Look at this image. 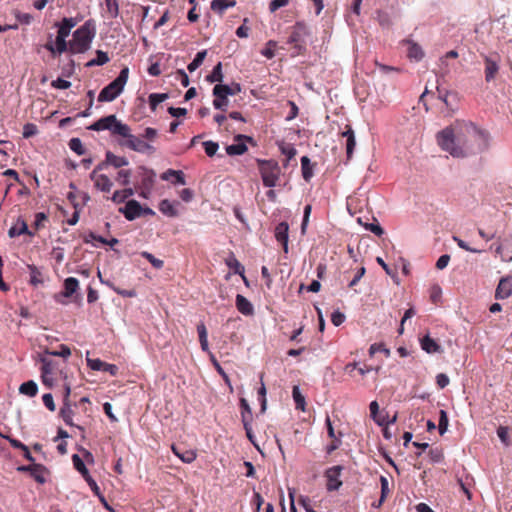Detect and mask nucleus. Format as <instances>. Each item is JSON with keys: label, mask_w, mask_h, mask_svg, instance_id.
Here are the masks:
<instances>
[{"label": "nucleus", "mask_w": 512, "mask_h": 512, "mask_svg": "<svg viewBox=\"0 0 512 512\" xmlns=\"http://www.w3.org/2000/svg\"><path fill=\"white\" fill-rule=\"evenodd\" d=\"M95 35V22L93 20H87L73 32L72 38L67 41L66 51L71 55L85 54L90 50Z\"/></svg>", "instance_id": "f03ea898"}, {"label": "nucleus", "mask_w": 512, "mask_h": 512, "mask_svg": "<svg viewBox=\"0 0 512 512\" xmlns=\"http://www.w3.org/2000/svg\"><path fill=\"white\" fill-rule=\"evenodd\" d=\"M222 66H214L212 73L207 77L210 82L222 81L223 74L221 71Z\"/></svg>", "instance_id": "e2e57ef3"}, {"label": "nucleus", "mask_w": 512, "mask_h": 512, "mask_svg": "<svg viewBox=\"0 0 512 512\" xmlns=\"http://www.w3.org/2000/svg\"><path fill=\"white\" fill-rule=\"evenodd\" d=\"M404 44L407 45V55L410 60L419 62L424 57L422 47L412 40H405Z\"/></svg>", "instance_id": "dca6fc26"}, {"label": "nucleus", "mask_w": 512, "mask_h": 512, "mask_svg": "<svg viewBox=\"0 0 512 512\" xmlns=\"http://www.w3.org/2000/svg\"><path fill=\"white\" fill-rule=\"evenodd\" d=\"M496 252L501 255L502 260L512 261V238L506 239L503 244L499 245Z\"/></svg>", "instance_id": "5701e85b"}, {"label": "nucleus", "mask_w": 512, "mask_h": 512, "mask_svg": "<svg viewBox=\"0 0 512 512\" xmlns=\"http://www.w3.org/2000/svg\"><path fill=\"white\" fill-rule=\"evenodd\" d=\"M235 304H236V308L237 310L242 313L243 315L245 316H251L254 314V308H253V305L251 304V302L246 298L244 297L243 295L241 294H237L236 296V301H235Z\"/></svg>", "instance_id": "6ab92c4d"}, {"label": "nucleus", "mask_w": 512, "mask_h": 512, "mask_svg": "<svg viewBox=\"0 0 512 512\" xmlns=\"http://www.w3.org/2000/svg\"><path fill=\"white\" fill-rule=\"evenodd\" d=\"M277 44L274 41H269L266 48L262 51V54L267 58H272L275 55Z\"/></svg>", "instance_id": "774afa93"}, {"label": "nucleus", "mask_w": 512, "mask_h": 512, "mask_svg": "<svg viewBox=\"0 0 512 512\" xmlns=\"http://www.w3.org/2000/svg\"><path fill=\"white\" fill-rule=\"evenodd\" d=\"M89 129L93 131L110 130L112 134L119 136L128 135V125L118 121L115 115L100 118L89 126Z\"/></svg>", "instance_id": "0eeeda50"}, {"label": "nucleus", "mask_w": 512, "mask_h": 512, "mask_svg": "<svg viewBox=\"0 0 512 512\" xmlns=\"http://www.w3.org/2000/svg\"><path fill=\"white\" fill-rule=\"evenodd\" d=\"M46 468L42 464H33L30 475L40 484H43L46 479L44 477V473Z\"/></svg>", "instance_id": "473e14b6"}, {"label": "nucleus", "mask_w": 512, "mask_h": 512, "mask_svg": "<svg viewBox=\"0 0 512 512\" xmlns=\"http://www.w3.org/2000/svg\"><path fill=\"white\" fill-rule=\"evenodd\" d=\"M258 169L261 175L263 185L273 188L277 185L281 176V168L275 160H257Z\"/></svg>", "instance_id": "39448f33"}, {"label": "nucleus", "mask_w": 512, "mask_h": 512, "mask_svg": "<svg viewBox=\"0 0 512 512\" xmlns=\"http://www.w3.org/2000/svg\"><path fill=\"white\" fill-rule=\"evenodd\" d=\"M69 148L79 156L85 154V149L83 147L82 141L79 138L70 139Z\"/></svg>", "instance_id": "de8ad7c7"}, {"label": "nucleus", "mask_w": 512, "mask_h": 512, "mask_svg": "<svg viewBox=\"0 0 512 512\" xmlns=\"http://www.w3.org/2000/svg\"><path fill=\"white\" fill-rule=\"evenodd\" d=\"M159 210L166 216H177V210L175 209L174 205L167 199H164L160 202Z\"/></svg>", "instance_id": "e433bc0d"}, {"label": "nucleus", "mask_w": 512, "mask_h": 512, "mask_svg": "<svg viewBox=\"0 0 512 512\" xmlns=\"http://www.w3.org/2000/svg\"><path fill=\"white\" fill-rule=\"evenodd\" d=\"M38 133V127L34 123H26L23 126V137L28 139Z\"/></svg>", "instance_id": "5fc2aeb1"}, {"label": "nucleus", "mask_w": 512, "mask_h": 512, "mask_svg": "<svg viewBox=\"0 0 512 512\" xmlns=\"http://www.w3.org/2000/svg\"><path fill=\"white\" fill-rule=\"evenodd\" d=\"M40 361L42 363L41 378L46 379V375L52 374V370H53L52 362L45 357H41Z\"/></svg>", "instance_id": "8fccbe9b"}, {"label": "nucleus", "mask_w": 512, "mask_h": 512, "mask_svg": "<svg viewBox=\"0 0 512 512\" xmlns=\"http://www.w3.org/2000/svg\"><path fill=\"white\" fill-rule=\"evenodd\" d=\"M197 332H198V336H199V342H200L201 349L204 352H208L210 354L211 352L209 350L207 329L203 322H200L197 325Z\"/></svg>", "instance_id": "393cba45"}, {"label": "nucleus", "mask_w": 512, "mask_h": 512, "mask_svg": "<svg viewBox=\"0 0 512 512\" xmlns=\"http://www.w3.org/2000/svg\"><path fill=\"white\" fill-rule=\"evenodd\" d=\"M173 176H178V184L184 185L186 183L184 173L181 170L168 169L161 174V179L165 181H172Z\"/></svg>", "instance_id": "72a5a7b5"}, {"label": "nucleus", "mask_w": 512, "mask_h": 512, "mask_svg": "<svg viewBox=\"0 0 512 512\" xmlns=\"http://www.w3.org/2000/svg\"><path fill=\"white\" fill-rule=\"evenodd\" d=\"M59 348H60L59 351H48V350H46V353L50 354L52 356H60V357H63V358H68L71 355V350H70V348L67 345L61 344L59 346Z\"/></svg>", "instance_id": "6e6d98bb"}, {"label": "nucleus", "mask_w": 512, "mask_h": 512, "mask_svg": "<svg viewBox=\"0 0 512 512\" xmlns=\"http://www.w3.org/2000/svg\"><path fill=\"white\" fill-rule=\"evenodd\" d=\"M439 146L453 157H467L484 150L488 145V133L473 123L459 122L440 131Z\"/></svg>", "instance_id": "f257e3e1"}, {"label": "nucleus", "mask_w": 512, "mask_h": 512, "mask_svg": "<svg viewBox=\"0 0 512 512\" xmlns=\"http://www.w3.org/2000/svg\"><path fill=\"white\" fill-rule=\"evenodd\" d=\"M235 91L229 87L228 85L216 84L213 88V95L215 99L213 100V106L216 109L225 110V107L228 104V95H234Z\"/></svg>", "instance_id": "6e6552de"}, {"label": "nucleus", "mask_w": 512, "mask_h": 512, "mask_svg": "<svg viewBox=\"0 0 512 512\" xmlns=\"http://www.w3.org/2000/svg\"><path fill=\"white\" fill-rule=\"evenodd\" d=\"M141 210H142V206L136 200L127 201L126 205L123 208L119 209V211L129 221L135 220L136 218L140 217Z\"/></svg>", "instance_id": "f8f14e48"}, {"label": "nucleus", "mask_w": 512, "mask_h": 512, "mask_svg": "<svg viewBox=\"0 0 512 512\" xmlns=\"http://www.w3.org/2000/svg\"><path fill=\"white\" fill-rule=\"evenodd\" d=\"M134 194V190L132 188H125L123 190L115 191L111 197L112 201L115 203H122L127 198Z\"/></svg>", "instance_id": "f704fd0d"}, {"label": "nucleus", "mask_w": 512, "mask_h": 512, "mask_svg": "<svg viewBox=\"0 0 512 512\" xmlns=\"http://www.w3.org/2000/svg\"><path fill=\"white\" fill-rule=\"evenodd\" d=\"M128 76H129V69L127 66H125L121 70L118 77L100 91V93L98 95V101L99 102H111L114 99H116L123 91L124 86L128 80Z\"/></svg>", "instance_id": "20e7f679"}, {"label": "nucleus", "mask_w": 512, "mask_h": 512, "mask_svg": "<svg viewBox=\"0 0 512 512\" xmlns=\"http://www.w3.org/2000/svg\"><path fill=\"white\" fill-rule=\"evenodd\" d=\"M449 419L447 412L445 410H440L439 412V421H438V430L441 435H443L448 428Z\"/></svg>", "instance_id": "a18cd8bd"}, {"label": "nucleus", "mask_w": 512, "mask_h": 512, "mask_svg": "<svg viewBox=\"0 0 512 512\" xmlns=\"http://www.w3.org/2000/svg\"><path fill=\"white\" fill-rule=\"evenodd\" d=\"M288 231L289 225L287 222H280L275 228V238L282 244L285 253L288 252Z\"/></svg>", "instance_id": "2eb2a0df"}, {"label": "nucleus", "mask_w": 512, "mask_h": 512, "mask_svg": "<svg viewBox=\"0 0 512 512\" xmlns=\"http://www.w3.org/2000/svg\"><path fill=\"white\" fill-rule=\"evenodd\" d=\"M453 240L457 243V245L465 250V251H468V252H471V253H482L483 250L482 249H477V248H473L471 246H469L464 240H462L461 238L457 237V236H453Z\"/></svg>", "instance_id": "864d4df0"}, {"label": "nucleus", "mask_w": 512, "mask_h": 512, "mask_svg": "<svg viewBox=\"0 0 512 512\" xmlns=\"http://www.w3.org/2000/svg\"><path fill=\"white\" fill-rule=\"evenodd\" d=\"M98 276L100 278V281L107 285L109 288H111L113 291H115L118 295H121L123 297H128V298H132V297H135L137 294H136V291L134 289H131V290H125V289H121L117 286L114 285L113 282L111 281H104L102 278H101V273L98 272Z\"/></svg>", "instance_id": "c85d7f7f"}, {"label": "nucleus", "mask_w": 512, "mask_h": 512, "mask_svg": "<svg viewBox=\"0 0 512 512\" xmlns=\"http://www.w3.org/2000/svg\"><path fill=\"white\" fill-rule=\"evenodd\" d=\"M78 288H79V281L75 277H68L64 280L63 292L55 295L54 299L57 302L64 304L65 302H63L61 300V298L62 297H66V298L72 297L77 292Z\"/></svg>", "instance_id": "9b49d317"}, {"label": "nucleus", "mask_w": 512, "mask_h": 512, "mask_svg": "<svg viewBox=\"0 0 512 512\" xmlns=\"http://www.w3.org/2000/svg\"><path fill=\"white\" fill-rule=\"evenodd\" d=\"M141 256L145 258L147 261H149L150 264L156 269H161L164 266L163 260L156 258L153 254L147 251L141 252Z\"/></svg>", "instance_id": "c03bdc74"}, {"label": "nucleus", "mask_w": 512, "mask_h": 512, "mask_svg": "<svg viewBox=\"0 0 512 512\" xmlns=\"http://www.w3.org/2000/svg\"><path fill=\"white\" fill-rule=\"evenodd\" d=\"M497 435L501 442L508 447L511 444L509 437V428L506 426H499L497 429Z\"/></svg>", "instance_id": "09e8293b"}, {"label": "nucleus", "mask_w": 512, "mask_h": 512, "mask_svg": "<svg viewBox=\"0 0 512 512\" xmlns=\"http://www.w3.org/2000/svg\"><path fill=\"white\" fill-rule=\"evenodd\" d=\"M377 20L380 26L382 27L388 28L392 25L391 17L387 12L378 11Z\"/></svg>", "instance_id": "3c124183"}, {"label": "nucleus", "mask_w": 512, "mask_h": 512, "mask_svg": "<svg viewBox=\"0 0 512 512\" xmlns=\"http://www.w3.org/2000/svg\"><path fill=\"white\" fill-rule=\"evenodd\" d=\"M28 269L30 271V284L33 286H38L43 283V277L41 271L35 265H28Z\"/></svg>", "instance_id": "c9c22d12"}, {"label": "nucleus", "mask_w": 512, "mask_h": 512, "mask_svg": "<svg viewBox=\"0 0 512 512\" xmlns=\"http://www.w3.org/2000/svg\"><path fill=\"white\" fill-rule=\"evenodd\" d=\"M127 140L123 145L128 147L129 149L139 152V153H145V152H154L155 148L148 142H145L140 137H137L133 134H131V129L128 126V135L123 136Z\"/></svg>", "instance_id": "1a4fd4ad"}, {"label": "nucleus", "mask_w": 512, "mask_h": 512, "mask_svg": "<svg viewBox=\"0 0 512 512\" xmlns=\"http://www.w3.org/2000/svg\"><path fill=\"white\" fill-rule=\"evenodd\" d=\"M366 229L377 236H382L384 234L383 228L376 220L373 223L367 224Z\"/></svg>", "instance_id": "338daca9"}, {"label": "nucleus", "mask_w": 512, "mask_h": 512, "mask_svg": "<svg viewBox=\"0 0 512 512\" xmlns=\"http://www.w3.org/2000/svg\"><path fill=\"white\" fill-rule=\"evenodd\" d=\"M247 146L244 143L231 144L226 147V153L230 156L242 155L247 151Z\"/></svg>", "instance_id": "a19ab883"}, {"label": "nucleus", "mask_w": 512, "mask_h": 512, "mask_svg": "<svg viewBox=\"0 0 512 512\" xmlns=\"http://www.w3.org/2000/svg\"><path fill=\"white\" fill-rule=\"evenodd\" d=\"M343 467L340 465H336L328 468L325 471L326 478V488L328 491H337L342 486V481L340 479Z\"/></svg>", "instance_id": "9d476101"}, {"label": "nucleus", "mask_w": 512, "mask_h": 512, "mask_svg": "<svg viewBox=\"0 0 512 512\" xmlns=\"http://www.w3.org/2000/svg\"><path fill=\"white\" fill-rule=\"evenodd\" d=\"M308 30L304 23L297 22L291 29L290 35L287 38L286 44L290 47L291 55L301 54L306 45V38Z\"/></svg>", "instance_id": "423d86ee"}, {"label": "nucleus", "mask_w": 512, "mask_h": 512, "mask_svg": "<svg viewBox=\"0 0 512 512\" xmlns=\"http://www.w3.org/2000/svg\"><path fill=\"white\" fill-rule=\"evenodd\" d=\"M158 137V131L152 127H147L142 134V138L149 142H153Z\"/></svg>", "instance_id": "0e129e2a"}, {"label": "nucleus", "mask_w": 512, "mask_h": 512, "mask_svg": "<svg viewBox=\"0 0 512 512\" xmlns=\"http://www.w3.org/2000/svg\"><path fill=\"white\" fill-rule=\"evenodd\" d=\"M235 5V0H213L211 2V9L218 14H223L226 9Z\"/></svg>", "instance_id": "a878e982"}, {"label": "nucleus", "mask_w": 512, "mask_h": 512, "mask_svg": "<svg viewBox=\"0 0 512 512\" xmlns=\"http://www.w3.org/2000/svg\"><path fill=\"white\" fill-rule=\"evenodd\" d=\"M512 294V283L508 279H501L495 292L497 299H506Z\"/></svg>", "instance_id": "412c9836"}, {"label": "nucleus", "mask_w": 512, "mask_h": 512, "mask_svg": "<svg viewBox=\"0 0 512 512\" xmlns=\"http://www.w3.org/2000/svg\"><path fill=\"white\" fill-rule=\"evenodd\" d=\"M210 360L212 361L215 369L217 370V372L222 376V378L224 379V381L230 385V379H229V376L225 373V371L223 370V368L221 367V365L219 364V362L216 360L215 356L210 353Z\"/></svg>", "instance_id": "13d9d810"}, {"label": "nucleus", "mask_w": 512, "mask_h": 512, "mask_svg": "<svg viewBox=\"0 0 512 512\" xmlns=\"http://www.w3.org/2000/svg\"><path fill=\"white\" fill-rule=\"evenodd\" d=\"M301 167H302L303 178L306 181H309L310 178L312 177L313 173H312V167L310 164V159L307 156H303L301 158Z\"/></svg>", "instance_id": "37998d69"}, {"label": "nucleus", "mask_w": 512, "mask_h": 512, "mask_svg": "<svg viewBox=\"0 0 512 512\" xmlns=\"http://www.w3.org/2000/svg\"><path fill=\"white\" fill-rule=\"evenodd\" d=\"M380 484H381V497H380V504H383L386 497L389 494V482L388 479L385 476L380 477Z\"/></svg>", "instance_id": "4d7b16f0"}, {"label": "nucleus", "mask_w": 512, "mask_h": 512, "mask_svg": "<svg viewBox=\"0 0 512 512\" xmlns=\"http://www.w3.org/2000/svg\"><path fill=\"white\" fill-rule=\"evenodd\" d=\"M78 21L73 17H65L61 22L57 23V36L55 39L50 38L46 43V47L52 53H63L67 50V37L71 30L77 25Z\"/></svg>", "instance_id": "7ed1b4c3"}, {"label": "nucleus", "mask_w": 512, "mask_h": 512, "mask_svg": "<svg viewBox=\"0 0 512 512\" xmlns=\"http://www.w3.org/2000/svg\"><path fill=\"white\" fill-rule=\"evenodd\" d=\"M19 392L29 397H34L38 392V386L33 380H30L20 385Z\"/></svg>", "instance_id": "c756f323"}, {"label": "nucleus", "mask_w": 512, "mask_h": 512, "mask_svg": "<svg viewBox=\"0 0 512 512\" xmlns=\"http://www.w3.org/2000/svg\"><path fill=\"white\" fill-rule=\"evenodd\" d=\"M91 490L94 492L95 495L99 496L101 501L106 504L105 499L103 496H101L100 488L97 485L96 481L90 476L84 478Z\"/></svg>", "instance_id": "bf43d9fd"}, {"label": "nucleus", "mask_w": 512, "mask_h": 512, "mask_svg": "<svg viewBox=\"0 0 512 512\" xmlns=\"http://www.w3.org/2000/svg\"><path fill=\"white\" fill-rule=\"evenodd\" d=\"M59 415L66 425L75 426L81 432H84V428L82 426L75 425L73 422L74 410L72 409L71 402L63 403L62 407L60 408Z\"/></svg>", "instance_id": "f3484780"}, {"label": "nucleus", "mask_w": 512, "mask_h": 512, "mask_svg": "<svg viewBox=\"0 0 512 512\" xmlns=\"http://www.w3.org/2000/svg\"><path fill=\"white\" fill-rule=\"evenodd\" d=\"M154 179H155V172L153 170L144 169L141 186H142V188L147 190L148 193H150V191L154 185Z\"/></svg>", "instance_id": "7c9ffc66"}, {"label": "nucleus", "mask_w": 512, "mask_h": 512, "mask_svg": "<svg viewBox=\"0 0 512 512\" xmlns=\"http://www.w3.org/2000/svg\"><path fill=\"white\" fill-rule=\"evenodd\" d=\"M226 264L231 270H233L235 274L241 275L243 280L246 282V277L244 276V266L234 256L229 257L226 260Z\"/></svg>", "instance_id": "2f4dec72"}, {"label": "nucleus", "mask_w": 512, "mask_h": 512, "mask_svg": "<svg viewBox=\"0 0 512 512\" xmlns=\"http://www.w3.org/2000/svg\"><path fill=\"white\" fill-rule=\"evenodd\" d=\"M421 348L429 354L441 351L440 345L428 335L422 338Z\"/></svg>", "instance_id": "b1692460"}, {"label": "nucleus", "mask_w": 512, "mask_h": 512, "mask_svg": "<svg viewBox=\"0 0 512 512\" xmlns=\"http://www.w3.org/2000/svg\"><path fill=\"white\" fill-rule=\"evenodd\" d=\"M437 91L439 93V98L445 103L447 108H449L451 111H454L457 109V94L446 91L445 93H441L440 91V83L439 80H437Z\"/></svg>", "instance_id": "aec40b11"}, {"label": "nucleus", "mask_w": 512, "mask_h": 512, "mask_svg": "<svg viewBox=\"0 0 512 512\" xmlns=\"http://www.w3.org/2000/svg\"><path fill=\"white\" fill-rule=\"evenodd\" d=\"M106 163L112 165L115 168H121L127 166L129 161L126 157H121L113 154L112 152L106 153Z\"/></svg>", "instance_id": "cd10ccee"}, {"label": "nucleus", "mask_w": 512, "mask_h": 512, "mask_svg": "<svg viewBox=\"0 0 512 512\" xmlns=\"http://www.w3.org/2000/svg\"><path fill=\"white\" fill-rule=\"evenodd\" d=\"M325 423H326V427H327L328 436L332 440V442L326 448V452L328 454H330V453H332L333 451H335L336 449H338L340 447V445H341V439L340 438L342 436V433L339 432L338 436L336 435L334 427H333L332 422H331V419H330V417L328 415L326 417Z\"/></svg>", "instance_id": "ddd939ff"}, {"label": "nucleus", "mask_w": 512, "mask_h": 512, "mask_svg": "<svg viewBox=\"0 0 512 512\" xmlns=\"http://www.w3.org/2000/svg\"><path fill=\"white\" fill-rule=\"evenodd\" d=\"M168 98L166 93H152L149 95V106L152 111H155L157 106Z\"/></svg>", "instance_id": "58836bf2"}, {"label": "nucleus", "mask_w": 512, "mask_h": 512, "mask_svg": "<svg viewBox=\"0 0 512 512\" xmlns=\"http://www.w3.org/2000/svg\"><path fill=\"white\" fill-rule=\"evenodd\" d=\"M131 170H120L117 173L116 180L123 186H127L130 183Z\"/></svg>", "instance_id": "603ef678"}, {"label": "nucleus", "mask_w": 512, "mask_h": 512, "mask_svg": "<svg viewBox=\"0 0 512 512\" xmlns=\"http://www.w3.org/2000/svg\"><path fill=\"white\" fill-rule=\"evenodd\" d=\"M292 396L296 405V408L305 411V398L301 394L298 386H294L292 389Z\"/></svg>", "instance_id": "ea45409f"}, {"label": "nucleus", "mask_w": 512, "mask_h": 512, "mask_svg": "<svg viewBox=\"0 0 512 512\" xmlns=\"http://www.w3.org/2000/svg\"><path fill=\"white\" fill-rule=\"evenodd\" d=\"M172 451L184 463H192L197 457L194 450L181 449L176 445H172Z\"/></svg>", "instance_id": "4be33fe9"}, {"label": "nucleus", "mask_w": 512, "mask_h": 512, "mask_svg": "<svg viewBox=\"0 0 512 512\" xmlns=\"http://www.w3.org/2000/svg\"><path fill=\"white\" fill-rule=\"evenodd\" d=\"M90 179L94 182V186L102 192H110L113 186L112 181L105 174L96 173L92 171L90 173Z\"/></svg>", "instance_id": "4468645a"}, {"label": "nucleus", "mask_w": 512, "mask_h": 512, "mask_svg": "<svg viewBox=\"0 0 512 512\" xmlns=\"http://www.w3.org/2000/svg\"><path fill=\"white\" fill-rule=\"evenodd\" d=\"M15 17L18 22L24 25H29L33 21V16L29 13L16 12Z\"/></svg>", "instance_id": "69168bd1"}, {"label": "nucleus", "mask_w": 512, "mask_h": 512, "mask_svg": "<svg viewBox=\"0 0 512 512\" xmlns=\"http://www.w3.org/2000/svg\"><path fill=\"white\" fill-rule=\"evenodd\" d=\"M109 60L106 52L97 50L96 57L89 59L85 64H106Z\"/></svg>", "instance_id": "49530a36"}, {"label": "nucleus", "mask_w": 512, "mask_h": 512, "mask_svg": "<svg viewBox=\"0 0 512 512\" xmlns=\"http://www.w3.org/2000/svg\"><path fill=\"white\" fill-rule=\"evenodd\" d=\"M72 462L75 469L82 475L83 478L90 476L88 469L78 454H74L72 456Z\"/></svg>", "instance_id": "4c0bfd02"}, {"label": "nucleus", "mask_w": 512, "mask_h": 512, "mask_svg": "<svg viewBox=\"0 0 512 512\" xmlns=\"http://www.w3.org/2000/svg\"><path fill=\"white\" fill-rule=\"evenodd\" d=\"M341 136L346 138V155L347 159H351L356 145L355 134L351 126L347 125L346 130L341 133Z\"/></svg>", "instance_id": "a211bd4d"}, {"label": "nucleus", "mask_w": 512, "mask_h": 512, "mask_svg": "<svg viewBox=\"0 0 512 512\" xmlns=\"http://www.w3.org/2000/svg\"><path fill=\"white\" fill-rule=\"evenodd\" d=\"M262 380V377L260 378ZM258 398L261 404V412H265L267 400H266V388L264 383L261 381V387L258 390Z\"/></svg>", "instance_id": "680f3d73"}, {"label": "nucleus", "mask_w": 512, "mask_h": 512, "mask_svg": "<svg viewBox=\"0 0 512 512\" xmlns=\"http://www.w3.org/2000/svg\"><path fill=\"white\" fill-rule=\"evenodd\" d=\"M105 5L110 18H117L119 15V0H105Z\"/></svg>", "instance_id": "79ce46f5"}, {"label": "nucleus", "mask_w": 512, "mask_h": 512, "mask_svg": "<svg viewBox=\"0 0 512 512\" xmlns=\"http://www.w3.org/2000/svg\"><path fill=\"white\" fill-rule=\"evenodd\" d=\"M22 234L32 235V233L28 230L27 223L24 220H19L16 225L9 229L8 235L9 237L14 238Z\"/></svg>", "instance_id": "bb28decb"}, {"label": "nucleus", "mask_w": 512, "mask_h": 512, "mask_svg": "<svg viewBox=\"0 0 512 512\" xmlns=\"http://www.w3.org/2000/svg\"><path fill=\"white\" fill-rule=\"evenodd\" d=\"M203 146H204V149H205V153L209 157L214 156L216 154L218 148H219L218 143H216L214 141H205V142H203Z\"/></svg>", "instance_id": "052dcab7"}]
</instances>
